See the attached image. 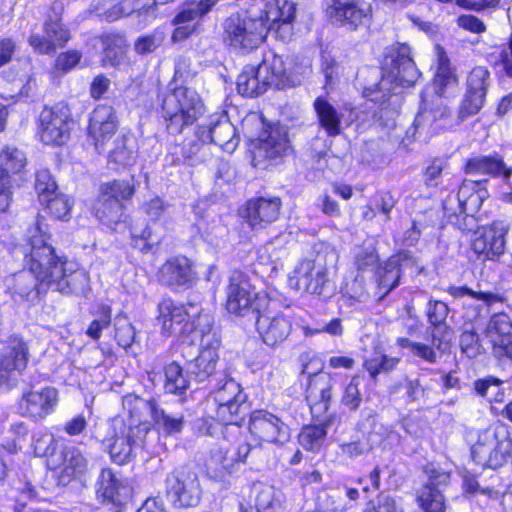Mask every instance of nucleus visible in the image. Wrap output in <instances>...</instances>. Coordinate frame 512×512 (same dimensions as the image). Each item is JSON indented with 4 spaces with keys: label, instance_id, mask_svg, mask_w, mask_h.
<instances>
[{
    "label": "nucleus",
    "instance_id": "1",
    "mask_svg": "<svg viewBox=\"0 0 512 512\" xmlns=\"http://www.w3.org/2000/svg\"><path fill=\"white\" fill-rule=\"evenodd\" d=\"M40 217L27 230V245L21 247L25 266L5 278L6 291L15 303H33L42 293L53 289L62 294L83 295L89 289V276L77 264L58 256L47 243L50 235Z\"/></svg>",
    "mask_w": 512,
    "mask_h": 512
},
{
    "label": "nucleus",
    "instance_id": "2",
    "mask_svg": "<svg viewBox=\"0 0 512 512\" xmlns=\"http://www.w3.org/2000/svg\"><path fill=\"white\" fill-rule=\"evenodd\" d=\"M382 78L373 88L364 90V96L379 103L382 107L399 104L401 87H411L421 73L411 57V49L406 44L392 46L386 53L382 64Z\"/></svg>",
    "mask_w": 512,
    "mask_h": 512
},
{
    "label": "nucleus",
    "instance_id": "3",
    "mask_svg": "<svg viewBox=\"0 0 512 512\" xmlns=\"http://www.w3.org/2000/svg\"><path fill=\"white\" fill-rule=\"evenodd\" d=\"M149 430V426H126L123 420L114 419L100 424L94 437L103 444L114 463L123 465L130 462L136 451L144 446Z\"/></svg>",
    "mask_w": 512,
    "mask_h": 512
},
{
    "label": "nucleus",
    "instance_id": "4",
    "mask_svg": "<svg viewBox=\"0 0 512 512\" xmlns=\"http://www.w3.org/2000/svg\"><path fill=\"white\" fill-rule=\"evenodd\" d=\"M204 111L198 93L185 86L170 90L162 100V116L170 134H179L192 125Z\"/></svg>",
    "mask_w": 512,
    "mask_h": 512
},
{
    "label": "nucleus",
    "instance_id": "5",
    "mask_svg": "<svg viewBox=\"0 0 512 512\" xmlns=\"http://www.w3.org/2000/svg\"><path fill=\"white\" fill-rule=\"evenodd\" d=\"M223 29L224 42L240 53L257 48L268 33L263 16L251 17L239 13L230 15L224 21Z\"/></svg>",
    "mask_w": 512,
    "mask_h": 512
},
{
    "label": "nucleus",
    "instance_id": "6",
    "mask_svg": "<svg viewBox=\"0 0 512 512\" xmlns=\"http://www.w3.org/2000/svg\"><path fill=\"white\" fill-rule=\"evenodd\" d=\"M512 441L508 432L501 427H489L481 431L473 445V460L482 467L497 469L511 456Z\"/></svg>",
    "mask_w": 512,
    "mask_h": 512
},
{
    "label": "nucleus",
    "instance_id": "7",
    "mask_svg": "<svg viewBox=\"0 0 512 512\" xmlns=\"http://www.w3.org/2000/svg\"><path fill=\"white\" fill-rule=\"evenodd\" d=\"M289 285L311 294L328 297L333 292V284L324 255L318 254L314 259H304L289 277Z\"/></svg>",
    "mask_w": 512,
    "mask_h": 512
},
{
    "label": "nucleus",
    "instance_id": "8",
    "mask_svg": "<svg viewBox=\"0 0 512 512\" xmlns=\"http://www.w3.org/2000/svg\"><path fill=\"white\" fill-rule=\"evenodd\" d=\"M165 492L167 500L176 508L197 506L202 497L198 474L188 466H180L166 475Z\"/></svg>",
    "mask_w": 512,
    "mask_h": 512
},
{
    "label": "nucleus",
    "instance_id": "9",
    "mask_svg": "<svg viewBox=\"0 0 512 512\" xmlns=\"http://www.w3.org/2000/svg\"><path fill=\"white\" fill-rule=\"evenodd\" d=\"M72 124L71 112L67 105L59 103L53 107H45L39 115L40 140L47 145H63L70 138Z\"/></svg>",
    "mask_w": 512,
    "mask_h": 512
},
{
    "label": "nucleus",
    "instance_id": "10",
    "mask_svg": "<svg viewBox=\"0 0 512 512\" xmlns=\"http://www.w3.org/2000/svg\"><path fill=\"white\" fill-rule=\"evenodd\" d=\"M214 400L217 419L223 424H238L244 417L246 396L235 380L225 378L214 391Z\"/></svg>",
    "mask_w": 512,
    "mask_h": 512
},
{
    "label": "nucleus",
    "instance_id": "11",
    "mask_svg": "<svg viewBox=\"0 0 512 512\" xmlns=\"http://www.w3.org/2000/svg\"><path fill=\"white\" fill-rule=\"evenodd\" d=\"M250 451V444L243 442L238 445L236 452L231 453L229 442L222 438L216 447L211 449L210 457L206 461L208 477L216 481L224 480L233 472L236 463L246 460Z\"/></svg>",
    "mask_w": 512,
    "mask_h": 512
},
{
    "label": "nucleus",
    "instance_id": "12",
    "mask_svg": "<svg viewBox=\"0 0 512 512\" xmlns=\"http://www.w3.org/2000/svg\"><path fill=\"white\" fill-rule=\"evenodd\" d=\"M327 15L333 23L354 31L369 25L372 8L365 0H331Z\"/></svg>",
    "mask_w": 512,
    "mask_h": 512
},
{
    "label": "nucleus",
    "instance_id": "13",
    "mask_svg": "<svg viewBox=\"0 0 512 512\" xmlns=\"http://www.w3.org/2000/svg\"><path fill=\"white\" fill-rule=\"evenodd\" d=\"M257 293L250 284L249 277L239 270L231 272L226 287V309L229 313L245 316L256 310Z\"/></svg>",
    "mask_w": 512,
    "mask_h": 512
},
{
    "label": "nucleus",
    "instance_id": "14",
    "mask_svg": "<svg viewBox=\"0 0 512 512\" xmlns=\"http://www.w3.org/2000/svg\"><path fill=\"white\" fill-rule=\"evenodd\" d=\"M118 127V116L112 106L102 104L95 107L89 119L88 140L99 154L106 151V145Z\"/></svg>",
    "mask_w": 512,
    "mask_h": 512
},
{
    "label": "nucleus",
    "instance_id": "15",
    "mask_svg": "<svg viewBox=\"0 0 512 512\" xmlns=\"http://www.w3.org/2000/svg\"><path fill=\"white\" fill-rule=\"evenodd\" d=\"M47 466L53 470L60 468L58 482L64 486L73 480L83 479L89 471L88 459L75 446H67L58 457L47 459Z\"/></svg>",
    "mask_w": 512,
    "mask_h": 512
},
{
    "label": "nucleus",
    "instance_id": "16",
    "mask_svg": "<svg viewBox=\"0 0 512 512\" xmlns=\"http://www.w3.org/2000/svg\"><path fill=\"white\" fill-rule=\"evenodd\" d=\"M490 82V72L485 67H475L468 74L466 94L459 110V117L462 120L477 114L481 110L485 103Z\"/></svg>",
    "mask_w": 512,
    "mask_h": 512
},
{
    "label": "nucleus",
    "instance_id": "17",
    "mask_svg": "<svg viewBox=\"0 0 512 512\" xmlns=\"http://www.w3.org/2000/svg\"><path fill=\"white\" fill-rule=\"evenodd\" d=\"M428 481L418 493V502L424 512H445L446 504L442 493L450 479V474L429 464L425 468Z\"/></svg>",
    "mask_w": 512,
    "mask_h": 512
},
{
    "label": "nucleus",
    "instance_id": "18",
    "mask_svg": "<svg viewBox=\"0 0 512 512\" xmlns=\"http://www.w3.org/2000/svg\"><path fill=\"white\" fill-rule=\"evenodd\" d=\"M250 433L260 441L283 444L290 438L289 427L278 416L257 410L250 416Z\"/></svg>",
    "mask_w": 512,
    "mask_h": 512
},
{
    "label": "nucleus",
    "instance_id": "19",
    "mask_svg": "<svg viewBox=\"0 0 512 512\" xmlns=\"http://www.w3.org/2000/svg\"><path fill=\"white\" fill-rule=\"evenodd\" d=\"M57 403V390L54 387H43L40 390L30 389L24 392L17 409L22 416L41 420L55 409Z\"/></svg>",
    "mask_w": 512,
    "mask_h": 512
},
{
    "label": "nucleus",
    "instance_id": "20",
    "mask_svg": "<svg viewBox=\"0 0 512 512\" xmlns=\"http://www.w3.org/2000/svg\"><path fill=\"white\" fill-rule=\"evenodd\" d=\"M256 328L266 345L276 346L291 334L292 317L284 311L261 313L257 316Z\"/></svg>",
    "mask_w": 512,
    "mask_h": 512
},
{
    "label": "nucleus",
    "instance_id": "21",
    "mask_svg": "<svg viewBox=\"0 0 512 512\" xmlns=\"http://www.w3.org/2000/svg\"><path fill=\"white\" fill-rule=\"evenodd\" d=\"M196 136L201 142L213 143L226 152H233L239 144L236 128L225 116L211 121L208 125H200Z\"/></svg>",
    "mask_w": 512,
    "mask_h": 512
},
{
    "label": "nucleus",
    "instance_id": "22",
    "mask_svg": "<svg viewBox=\"0 0 512 512\" xmlns=\"http://www.w3.org/2000/svg\"><path fill=\"white\" fill-rule=\"evenodd\" d=\"M485 336L492 344L496 357L512 358V322L505 313L492 315L485 328Z\"/></svg>",
    "mask_w": 512,
    "mask_h": 512
},
{
    "label": "nucleus",
    "instance_id": "23",
    "mask_svg": "<svg viewBox=\"0 0 512 512\" xmlns=\"http://www.w3.org/2000/svg\"><path fill=\"white\" fill-rule=\"evenodd\" d=\"M44 36L32 34L29 44L39 54H51L58 47L64 46L70 39V32L58 17H49L44 23Z\"/></svg>",
    "mask_w": 512,
    "mask_h": 512
},
{
    "label": "nucleus",
    "instance_id": "24",
    "mask_svg": "<svg viewBox=\"0 0 512 512\" xmlns=\"http://www.w3.org/2000/svg\"><path fill=\"white\" fill-rule=\"evenodd\" d=\"M291 64V59L284 60L282 56L268 51L264 54L263 61L257 66L258 73L266 78L269 86L284 89L293 85Z\"/></svg>",
    "mask_w": 512,
    "mask_h": 512
},
{
    "label": "nucleus",
    "instance_id": "25",
    "mask_svg": "<svg viewBox=\"0 0 512 512\" xmlns=\"http://www.w3.org/2000/svg\"><path fill=\"white\" fill-rule=\"evenodd\" d=\"M291 146L287 137V132L279 126L270 127L264 130L256 146L255 157L264 158L270 161H276L288 155Z\"/></svg>",
    "mask_w": 512,
    "mask_h": 512
},
{
    "label": "nucleus",
    "instance_id": "26",
    "mask_svg": "<svg viewBox=\"0 0 512 512\" xmlns=\"http://www.w3.org/2000/svg\"><path fill=\"white\" fill-rule=\"evenodd\" d=\"M507 229L491 226L477 232L472 241V250L482 260H495L505 251Z\"/></svg>",
    "mask_w": 512,
    "mask_h": 512
},
{
    "label": "nucleus",
    "instance_id": "27",
    "mask_svg": "<svg viewBox=\"0 0 512 512\" xmlns=\"http://www.w3.org/2000/svg\"><path fill=\"white\" fill-rule=\"evenodd\" d=\"M280 208L281 201L279 198L267 199L260 197L248 201L245 209V218L252 229H262L278 219Z\"/></svg>",
    "mask_w": 512,
    "mask_h": 512
},
{
    "label": "nucleus",
    "instance_id": "28",
    "mask_svg": "<svg viewBox=\"0 0 512 512\" xmlns=\"http://www.w3.org/2000/svg\"><path fill=\"white\" fill-rule=\"evenodd\" d=\"M26 164V156L21 150L6 146L0 153L1 185L20 186L24 181Z\"/></svg>",
    "mask_w": 512,
    "mask_h": 512
},
{
    "label": "nucleus",
    "instance_id": "29",
    "mask_svg": "<svg viewBox=\"0 0 512 512\" xmlns=\"http://www.w3.org/2000/svg\"><path fill=\"white\" fill-rule=\"evenodd\" d=\"M220 0H186L180 7L178 14L174 18V24L183 25L179 26L175 32V38L187 37L193 29H190L191 22L199 21Z\"/></svg>",
    "mask_w": 512,
    "mask_h": 512
},
{
    "label": "nucleus",
    "instance_id": "30",
    "mask_svg": "<svg viewBox=\"0 0 512 512\" xmlns=\"http://www.w3.org/2000/svg\"><path fill=\"white\" fill-rule=\"evenodd\" d=\"M332 380L322 373L309 375L306 389V400L311 412L322 414L328 410L331 399Z\"/></svg>",
    "mask_w": 512,
    "mask_h": 512
},
{
    "label": "nucleus",
    "instance_id": "31",
    "mask_svg": "<svg viewBox=\"0 0 512 512\" xmlns=\"http://www.w3.org/2000/svg\"><path fill=\"white\" fill-rule=\"evenodd\" d=\"M138 157V146L131 133H120L113 141L107 155L108 164L114 169L133 166Z\"/></svg>",
    "mask_w": 512,
    "mask_h": 512
},
{
    "label": "nucleus",
    "instance_id": "32",
    "mask_svg": "<svg viewBox=\"0 0 512 512\" xmlns=\"http://www.w3.org/2000/svg\"><path fill=\"white\" fill-rule=\"evenodd\" d=\"M161 280L170 287L189 286L196 278L191 261L177 256L166 261L160 270Z\"/></svg>",
    "mask_w": 512,
    "mask_h": 512
},
{
    "label": "nucleus",
    "instance_id": "33",
    "mask_svg": "<svg viewBox=\"0 0 512 512\" xmlns=\"http://www.w3.org/2000/svg\"><path fill=\"white\" fill-rule=\"evenodd\" d=\"M466 173L472 176L487 175L509 179L512 169L508 167L498 154L478 156L466 164Z\"/></svg>",
    "mask_w": 512,
    "mask_h": 512
},
{
    "label": "nucleus",
    "instance_id": "34",
    "mask_svg": "<svg viewBox=\"0 0 512 512\" xmlns=\"http://www.w3.org/2000/svg\"><path fill=\"white\" fill-rule=\"evenodd\" d=\"M220 348L199 347V354L187 362V373L201 383L216 374Z\"/></svg>",
    "mask_w": 512,
    "mask_h": 512
},
{
    "label": "nucleus",
    "instance_id": "35",
    "mask_svg": "<svg viewBox=\"0 0 512 512\" xmlns=\"http://www.w3.org/2000/svg\"><path fill=\"white\" fill-rule=\"evenodd\" d=\"M448 293L457 299H466L465 304L475 309L476 319L481 316L482 312L488 313V306L499 301L500 297L491 292H474L466 286H451L448 288Z\"/></svg>",
    "mask_w": 512,
    "mask_h": 512
},
{
    "label": "nucleus",
    "instance_id": "36",
    "mask_svg": "<svg viewBox=\"0 0 512 512\" xmlns=\"http://www.w3.org/2000/svg\"><path fill=\"white\" fill-rule=\"evenodd\" d=\"M314 109L316 112L319 126L330 137H335L341 134V120L342 114L325 98L318 97L314 101Z\"/></svg>",
    "mask_w": 512,
    "mask_h": 512
},
{
    "label": "nucleus",
    "instance_id": "37",
    "mask_svg": "<svg viewBox=\"0 0 512 512\" xmlns=\"http://www.w3.org/2000/svg\"><path fill=\"white\" fill-rule=\"evenodd\" d=\"M191 341L198 342L199 347L220 348L221 340L213 329V317L208 313H200L193 322L190 332Z\"/></svg>",
    "mask_w": 512,
    "mask_h": 512
},
{
    "label": "nucleus",
    "instance_id": "38",
    "mask_svg": "<svg viewBox=\"0 0 512 512\" xmlns=\"http://www.w3.org/2000/svg\"><path fill=\"white\" fill-rule=\"evenodd\" d=\"M123 409L129 414L132 426H148V417L153 418L157 409L156 402L143 399L135 394H128L122 399Z\"/></svg>",
    "mask_w": 512,
    "mask_h": 512
},
{
    "label": "nucleus",
    "instance_id": "39",
    "mask_svg": "<svg viewBox=\"0 0 512 512\" xmlns=\"http://www.w3.org/2000/svg\"><path fill=\"white\" fill-rule=\"evenodd\" d=\"M28 351L25 342L18 337H11L0 359V370H22L26 367Z\"/></svg>",
    "mask_w": 512,
    "mask_h": 512
},
{
    "label": "nucleus",
    "instance_id": "40",
    "mask_svg": "<svg viewBox=\"0 0 512 512\" xmlns=\"http://www.w3.org/2000/svg\"><path fill=\"white\" fill-rule=\"evenodd\" d=\"M189 374L176 361L164 366V391L167 394L184 397L190 387Z\"/></svg>",
    "mask_w": 512,
    "mask_h": 512
},
{
    "label": "nucleus",
    "instance_id": "41",
    "mask_svg": "<svg viewBox=\"0 0 512 512\" xmlns=\"http://www.w3.org/2000/svg\"><path fill=\"white\" fill-rule=\"evenodd\" d=\"M186 313L183 307L178 306L171 299H163L158 304L157 321L161 325V333L170 336L175 331V325L185 321Z\"/></svg>",
    "mask_w": 512,
    "mask_h": 512
},
{
    "label": "nucleus",
    "instance_id": "42",
    "mask_svg": "<svg viewBox=\"0 0 512 512\" xmlns=\"http://www.w3.org/2000/svg\"><path fill=\"white\" fill-rule=\"evenodd\" d=\"M238 92L243 96L254 97L264 93L269 82L258 73V67L246 66L237 78Z\"/></svg>",
    "mask_w": 512,
    "mask_h": 512
},
{
    "label": "nucleus",
    "instance_id": "43",
    "mask_svg": "<svg viewBox=\"0 0 512 512\" xmlns=\"http://www.w3.org/2000/svg\"><path fill=\"white\" fill-rule=\"evenodd\" d=\"M295 4L288 0H272L266 3L263 16L268 30L274 29L278 22L292 23L295 18Z\"/></svg>",
    "mask_w": 512,
    "mask_h": 512
},
{
    "label": "nucleus",
    "instance_id": "44",
    "mask_svg": "<svg viewBox=\"0 0 512 512\" xmlns=\"http://www.w3.org/2000/svg\"><path fill=\"white\" fill-rule=\"evenodd\" d=\"M121 17L132 16L140 25H146L156 16L154 0H122L120 5Z\"/></svg>",
    "mask_w": 512,
    "mask_h": 512
},
{
    "label": "nucleus",
    "instance_id": "45",
    "mask_svg": "<svg viewBox=\"0 0 512 512\" xmlns=\"http://www.w3.org/2000/svg\"><path fill=\"white\" fill-rule=\"evenodd\" d=\"M123 215V204L116 198L105 195L101 191V196L96 207L97 218L106 225L117 224Z\"/></svg>",
    "mask_w": 512,
    "mask_h": 512
},
{
    "label": "nucleus",
    "instance_id": "46",
    "mask_svg": "<svg viewBox=\"0 0 512 512\" xmlns=\"http://www.w3.org/2000/svg\"><path fill=\"white\" fill-rule=\"evenodd\" d=\"M97 493L110 502L120 501L121 490L125 487L111 469H103L97 481Z\"/></svg>",
    "mask_w": 512,
    "mask_h": 512
},
{
    "label": "nucleus",
    "instance_id": "47",
    "mask_svg": "<svg viewBox=\"0 0 512 512\" xmlns=\"http://www.w3.org/2000/svg\"><path fill=\"white\" fill-rule=\"evenodd\" d=\"M482 181L486 182L487 179L466 180L460 186L457 199L462 212H475L481 205L483 197L479 192H476L475 189Z\"/></svg>",
    "mask_w": 512,
    "mask_h": 512
},
{
    "label": "nucleus",
    "instance_id": "48",
    "mask_svg": "<svg viewBox=\"0 0 512 512\" xmlns=\"http://www.w3.org/2000/svg\"><path fill=\"white\" fill-rule=\"evenodd\" d=\"M289 234L281 233L268 241L262 248L260 259H267L271 264V270H275L281 264L282 258L286 255V245Z\"/></svg>",
    "mask_w": 512,
    "mask_h": 512
},
{
    "label": "nucleus",
    "instance_id": "49",
    "mask_svg": "<svg viewBox=\"0 0 512 512\" xmlns=\"http://www.w3.org/2000/svg\"><path fill=\"white\" fill-rule=\"evenodd\" d=\"M502 384V380L493 376H488L474 381L473 388L478 396L487 399L489 402L500 403L503 402L505 398V391Z\"/></svg>",
    "mask_w": 512,
    "mask_h": 512
},
{
    "label": "nucleus",
    "instance_id": "50",
    "mask_svg": "<svg viewBox=\"0 0 512 512\" xmlns=\"http://www.w3.org/2000/svg\"><path fill=\"white\" fill-rule=\"evenodd\" d=\"M397 263V260H392L390 257L383 266L377 269L378 287L380 291H383L384 295L388 294L399 284L401 273Z\"/></svg>",
    "mask_w": 512,
    "mask_h": 512
},
{
    "label": "nucleus",
    "instance_id": "51",
    "mask_svg": "<svg viewBox=\"0 0 512 512\" xmlns=\"http://www.w3.org/2000/svg\"><path fill=\"white\" fill-rule=\"evenodd\" d=\"M459 346L468 358H476L485 352L480 336L473 325H465L460 335Z\"/></svg>",
    "mask_w": 512,
    "mask_h": 512
},
{
    "label": "nucleus",
    "instance_id": "52",
    "mask_svg": "<svg viewBox=\"0 0 512 512\" xmlns=\"http://www.w3.org/2000/svg\"><path fill=\"white\" fill-rule=\"evenodd\" d=\"M256 508L259 512H280L282 510V495L271 486L263 487L256 496Z\"/></svg>",
    "mask_w": 512,
    "mask_h": 512
},
{
    "label": "nucleus",
    "instance_id": "53",
    "mask_svg": "<svg viewBox=\"0 0 512 512\" xmlns=\"http://www.w3.org/2000/svg\"><path fill=\"white\" fill-rule=\"evenodd\" d=\"M326 434L325 425L305 426L299 434V443L306 450L317 451L324 443Z\"/></svg>",
    "mask_w": 512,
    "mask_h": 512
},
{
    "label": "nucleus",
    "instance_id": "54",
    "mask_svg": "<svg viewBox=\"0 0 512 512\" xmlns=\"http://www.w3.org/2000/svg\"><path fill=\"white\" fill-rule=\"evenodd\" d=\"M323 512H346L351 509V505L345 502L341 493L337 489L323 491L318 496V507Z\"/></svg>",
    "mask_w": 512,
    "mask_h": 512
},
{
    "label": "nucleus",
    "instance_id": "55",
    "mask_svg": "<svg viewBox=\"0 0 512 512\" xmlns=\"http://www.w3.org/2000/svg\"><path fill=\"white\" fill-rule=\"evenodd\" d=\"M183 419L182 414L176 416L169 415L158 407L152 418L158 429L167 435L180 433L183 428Z\"/></svg>",
    "mask_w": 512,
    "mask_h": 512
},
{
    "label": "nucleus",
    "instance_id": "56",
    "mask_svg": "<svg viewBox=\"0 0 512 512\" xmlns=\"http://www.w3.org/2000/svg\"><path fill=\"white\" fill-rule=\"evenodd\" d=\"M105 195L116 198L118 201L130 199L135 193L133 178L131 180H114L102 186Z\"/></svg>",
    "mask_w": 512,
    "mask_h": 512
},
{
    "label": "nucleus",
    "instance_id": "57",
    "mask_svg": "<svg viewBox=\"0 0 512 512\" xmlns=\"http://www.w3.org/2000/svg\"><path fill=\"white\" fill-rule=\"evenodd\" d=\"M35 190L40 202L57 194V184L48 170H39L36 173Z\"/></svg>",
    "mask_w": 512,
    "mask_h": 512
},
{
    "label": "nucleus",
    "instance_id": "58",
    "mask_svg": "<svg viewBox=\"0 0 512 512\" xmlns=\"http://www.w3.org/2000/svg\"><path fill=\"white\" fill-rule=\"evenodd\" d=\"M121 1L116 0H94L91 9L98 17L108 22H113L121 18L120 10Z\"/></svg>",
    "mask_w": 512,
    "mask_h": 512
},
{
    "label": "nucleus",
    "instance_id": "59",
    "mask_svg": "<svg viewBox=\"0 0 512 512\" xmlns=\"http://www.w3.org/2000/svg\"><path fill=\"white\" fill-rule=\"evenodd\" d=\"M397 363L398 360L396 358H389L384 354H375L364 361V367L370 376L375 379L381 372L392 370Z\"/></svg>",
    "mask_w": 512,
    "mask_h": 512
},
{
    "label": "nucleus",
    "instance_id": "60",
    "mask_svg": "<svg viewBox=\"0 0 512 512\" xmlns=\"http://www.w3.org/2000/svg\"><path fill=\"white\" fill-rule=\"evenodd\" d=\"M135 329L126 317H117L115 320V339L124 349L131 347L135 340Z\"/></svg>",
    "mask_w": 512,
    "mask_h": 512
},
{
    "label": "nucleus",
    "instance_id": "61",
    "mask_svg": "<svg viewBox=\"0 0 512 512\" xmlns=\"http://www.w3.org/2000/svg\"><path fill=\"white\" fill-rule=\"evenodd\" d=\"M41 203L56 219H66L70 215L71 204L65 195L57 193Z\"/></svg>",
    "mask_w": 512,
    "mask_h": 512
},
{
    "label": "nucleus",
    "instance_id": "62",
    "mask_svg": "<svg viewBox=\"0 0 512 512\" xmlns=\"http://www.w3.org/2000/svg\"><path fill=\"white\" fill-rule=\"evenodd\" d=\"M363 512H404L401 503L390 495H380L367 503Z\"/></svg>",
    "mask_w": 512,
    "mask_h": 512
},
{
    "label": "nucleus",
    "instance_id": "63",
    "mask_svg": "<svg viewBox=\"0 0 512 512\" xmlns=\"http://www.w3.org/2000/svg\"><path fill=\"white\" fill-rule=\"evenodd\" d=\"M359 385V378L352 377L351 381L344 389L341 401L342 404L350 411H356L362 402V395L359 390Z\"/></svg>",
    "mask_w": 512,
    "mask_h": 512
},
{
    "label": "nucleus",
    "instance_id": "64",
    "mask_svg": "<svg viewBox=\"0 0 512 512\" xmlns=\"http://www.w3.org/2000/svg\"><path fill=\"white\" fill-rule=\"evenodd\" d=\"M453 330L447 324L433 325L431 330L432 346L441 352L449 349Z\"/></svg>",
    "mask_w": 512,
    "mask_h": 512
}]
</instances>
